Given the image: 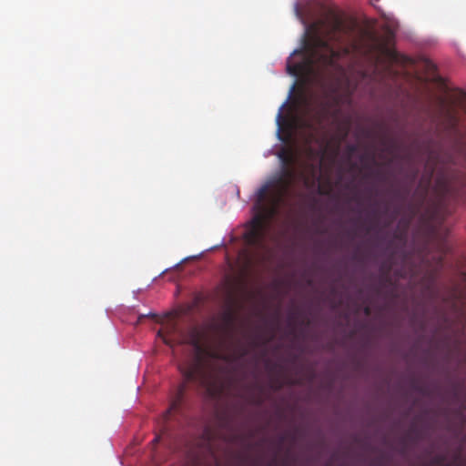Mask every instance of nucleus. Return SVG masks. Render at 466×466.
Instances as JSON below:
<instances>
[{"label":"nucleus","instance_id":"1","mask_svg":"<svg viewBox=\"0 0 466 466\" xmlns=\"http://www.w3.org/2000/svg\"><path fill=\"white\" fill-rule=\"evenodd\" d=\"M354 29L353 25L347 24L343 17L329 10L326 19H320L309 25L310 39L304 49H297L293 55H303V60L299 63L287 64V71L294 76H305L307 78L315 74V66L319 64L324 66H334L340 58L341 53L349 55L350 47L336 50L331 43L341 44L344 35H350Z\"/></svg>","mask_w":466,"mask_h":466},{"label":"nucleus","instance_id":"2","mask_svg":"<svg viewBox=\"0 0 466 466\" xmlns=\"http://www.w3.org/2000/svg\"><path fill=\"white\" fill-rule=\"evenodd\" d=\"M279 157L285 166L282 174L271 183L262 186L257 193V213L250 222V228L245 234L247 242L253 246L262 243L267 227L278 215L295 178V171L289 167L293 162V157L282 151Z\"/></svg>","mask_w":466,"mask_h":466},{"label":"nucleus","instance_id":"3","mask_svg":"<svg viewBox=\"0 0 466 466\" xmlns=\"http://www.w3.org/2000/svg\"><path fill=\"white\" fill-rule=\"evenodd\" d=\"M204 337V332L197 328H193L189 331L188 343L195 349L197 354L193 360L179 367L180 372L184 378V382L178 387L169 408L161 418L160 433L152 441L154 444L159 442L162 436L167 433L168 428L166 423L170 420L173 413L179 410L188 383H194L208 391L211 390L214 386V374L212 370L204 364L202 358V355L207 351L203 342Z\"/></svg>","mask_w":466,"mask_h":466},{"label":"nucleus","instance_id":"4","mask_svg":"<svg viewBox=\"0 0 466 466\" xmlns=\"http://www.w3.org/2000/svg\"><path fill=\"white\" fill-rule=\"evenodd\" d=\"M218 432L209 425H206L201 432V435L196 440L195 445L200 450L201 452L208 453L212 457L218 466V461L215 455L213 442L217 438Z\"/></svg>","mask_w":466,"mask_h":466},{"label":"nucleus","instance_id":"5","mask_svg":"<svg viewBox=\"0 0 466 466\" xmlns=\"http://www.w3.org/2000/svg\"><path fill=\"white\" fill-rule=\"evenodd\" d=\"M329 113V105L326 101H321L319 106L312 110V120L305 121L304 126L308 128H313L314 125L321 126L327 119Z\"/></svg>","mask_w":466,"mask_h":466},{"label":"nucleus","instance_id":"6","mask_svg":"<svg viewBox=\"0 0 466 466\" xmlns=\"http://www.w3.org/2000/svg\"><path fill=\"white\" fill-rule=\"evenodd\" d=\"M381 52L382 54L387 56V58L392 62V63H399L400 62V55L390 47L386 46L385 45L381 46Z\"/></svg>","mask_w":466,"mask_h":466},{"label":"nucleus","instance_id":"7","mask_svg":"<svg viewBox=\"0 0 466 466\" xmlns=\"http://www.w3.org/2000/svg\"><path fill=\"white\" fill-rule=\"evenodd\" d=\"M381 143L383 145V148H382L383 152L392 154V155L396 152L397 144L394 140L382 138Z\"/></svg>","mask_w":466,"mask_h":466},{"label":"nucleus","instance_id":"8","mask_svg":"<svg viewBox=\"0 0 466 466\" xmlns=\"http://www.w3.org/2000/svg\"><path fill=\"white\" fill-rule=\"evenodd\" d=\"M431 176H432V172L430 174L428 179H427V182L425 184L424 187H422V184L420 183V187H421V191H420V201L423 202L428 195V192H429V188H430V186H431Z\"/></svg>","mask_w":466,"mask_h":466},{"label":"nucleus","instance_id":"9","mask_svg":"<svg viewBox=\"0 0 466 466\" xmlns=\"http://www.w3.org/2000/svg\"><path fill=\"white\" fill-rule=\"evenodd\" d=\"M420 438V431L419 430L412 426L410 427V429L409 430L405 439H409V440H418Z\"/></svg>","mask_w":466,"mask_h":466},{"label":"nucleus","instance_id":"10","mask_svg":"<svg viewBox=\"0 0 466 466\" xmlns=\"http://www.w3.org/2000/svg\"><path fill=\"white\" fill-rule=\"evenodd\" d=\"M447 116L451 123L452 127H456L459 123V118L457 116V114L452 109H449L447 111Z\"/></svg>","mask_w":466,"mask_h":466},{"label":"nucleus","instance_id":"11","mask_svg":"<svg viewBox=\"0 0 466 466\" xmlns=\"http://www.w3.org/2000/svg\"><path fill=\"white\" fill-rule=\"evenodd\" d=\"M235 319V314L229 310L224 314V320L228 325H231Z\"/></svg>","mask_w":466,"mask_h":466},{"label":"nucleus","instance_id":"12","mask_svg":"<svg viewBox=\"0 0 466 466\" xmlns=\"http://www.w3.org/2000/svg\"><path fill=\"white\" fill-rule=\"evenodd\" d=\"M445 457L442 455H437L431 460V464L433 466L441 465L444 462Z\"/></svg>","mask_w":466,"mask_h":466},{"label":"nucleus","instance_id":"13","mask_svg":"<svg viewBox=\"0 0 466 466\" xmlns=\"http://www.w3.org/2000/svg\"><path fill=\"white\" fill-rule=\"evenodd\" d=\"M369 159L372 164H377L375 160V155L373 153L365 154L361 157V160Z\"/></svg>","mask_w":466,"mask_h":466},{"label":"nucleus","instance_id":"14","mask_svg":"<svg viewBox=\"0 0 466 466\" xmlns=\"http://www.w3.org/2000/svg\"><path fill=\"white\" fill-rule=\"evenodd\" d=\"M412 388L416 390V391H419L420 393H425V389L423 387H421L420 385H419L416 381H413L412 382Z\"/></svg>","mask_w":466,"mask_h":466},{"label":"nucleus","instance_id":"15","mask_svg":"<svg viewBox=\"0 0 466 466\" xmlns=\"http://www.w3.org/2000/svg\"><path fill=\"white\" fill-rule=\"evenodd\" d=\"M358 149V147L356 145H349L347 147V151L350 155L355 153Z\"/></svg>","mask_w":466,"mask_h":466},{"label":"nucleus","instance_id":"16","mask_svg":"<svg viewBox=\"0 0 466 466\" xmlns=\"http://www.w3.org/2000/svg\"><path fill=\"white\" fill-rule=\"evenodd\" d=\"M157 334H158V336H159V337H161V338H162L163 341H164L167 345H169V346H171V345H172V344H171V341H170V340H169L166 336H164L160 330L158 331V333H157Z\"/></svg>","mask_w":466,"mask_h":466},{"label":"nucleus","instance_id":"17","mask_svg":"<svg viewBox=\"0 0 466 466\" xmlns=\"http://www.w3.org/2000/svg\"><path fill=\"white\" fill-rule=\"evenodd\" d=\"M286 441V436L285 435H281L279 436V440H278V448L280 449L283 445V443L285 442Z\"/></svg>","mask_w":466,"mask_h":466},{"label":"nucleus","instance_id":"18","mask_svg":"<svg viewBox=\"0 0 466 466\" xmlns=\"http://www.w3.org/2000/svg\"><path fill=\"white\" fill-rule=\"evenodd\" d=\"M408 193H409V190H406L404 195H402L400 191H397L395 195H396V197H397V198H405V196H406Z\"/></svg>","mask_w":466,"mask_h":466},{"label":"nucleus","instance_id":"19","mask_svg":"<svg viewBox=\"0 0 466 466\" xmlns=\"http://www.w3.org/2000/svg\"><path fill=\"white\" fill-rule=\"evenodd\" d=\"M364 313H365L366 315H370V307H366V308L364 309Z\"/></svg>","mask_w":466,"mask_h":466},{"label":"nucleus","instance_id":"20","mask_svg":"<svg viewBox=\"0 0 466 466\" xmlns=\"http://www.w3.org/2000/svg\"><path fill=\"white\" fill-rule=\"evenodd\" d=\"M375 173H376V176L379 177L380 179H384L380 171L377 170Z\"/></svg>","mask_w":466,"mask_h":466},{"label":"nucleus","instance_id":"21","mask_svg":"<svg viewBox=\"0 0 466 466\" xmlns=\"http://www.w3.org/2000/svg\"><path fill=\"white\" fill-rule=\"evenodd\" d=\"M380 0H370V3L372 5L376 6V3L379 2Z\"/></svg>","mask_w":466,"mask_h":466},{"label":"nucleus","instance_id":"22","mask_svg":"<svg viewBox=\"0 0 466 466\" xmlns=\"http://www.w3.org/2000/svg\"><path fill=\"white\" fill-rule=\"evenodd\" d=\"M257 464H258V460H254L251 466H257Z\"/></svg>","mask_w":466,"mask_h":466},{"label":"nucleus","instance_id":"23","mask_svg":"<svg viewBox=\"0 0 466 466\" xmlns=\"http://www.w3.org/2000/svg\"><path fill=\"white\" fill-rule=\"evenodd\" d=\"M348 128H346L345 132H344V135H343V137H346L348 136Z\"/></svg>","mask_w":466,"mask_h":466},{"label":"nucleus","instance_id":"24","mask_svg":"<svg viewBox=\"0 0 466 466\" xmlns=\"http://www.w3.org/2000/svg\"><path fill=\"white\" fill-rule=\"evenodd\" d=\"M461 96H462V98H465L466 97V93L462 92L461 93Z\"/></svg>","mask_w":466,"mask_h":466},{"label":"nucleus","instance_id":"25","mask_svg":"<svg viewBox=\"0 0 466 466\" xmlns=\"http://www.w3.org/2000/svg\"><path fill=\"white\" fill-rule=\"evenodd\" d=\"M294 89H295V85L292 86L290 93H292L294 91Z\"/></svg>","mask_w":466,"mask_h":466},{"label":"nucleus","instance_id":"26","mask_svg":"<svg viewBox=\"0 0 466 466\" xmlns=\"http://www.w3.org/2000/svg\"><path fill=\"white\" fill-rule=\"evenodd\" d=\"M417 176V173L415 172L413 175H412V179H414Z\"/></svg>","mask_w":466,"mask_h":466},{"label":"nucleus","instance_id":"27","mask_svg":"<svg viewBox=\"0 0 466 466\" xmlns=\"http://www.w3.org/2000/svg\"><path fill=\"white\" fill-rule=\"evenodd\" d=\"M353 48H354V49H357V48H358L357 44H354V45H353Z\"/></svg>","mask_w":466,"mask_h":466},{"label":"nucleus","instance_id":"28","mask_svg":"<svg viewBox=\"0 0 466 466\" xmlns=\"http://www.w3.org/2000/svg\"><path fill=\"white\" fill-rule=\"evenodd\" d=\"M144 317H146V316L145 315H140L139 319H141Z\"/></svg>","mask_w":466,"mask_h":466},{"label":"nucleus","instance_id":"29","mask_svg":"<svg viewBox=\"0 0 466 466\" xmlns=\"http://www.w3.org/2000/svg\"><path fill=\"white\" fill-rule=\"evenodd\" d=\"M443 466H448V465H443Z\"/></svg>","mask_w":466,"mask_h":466}]
</instances>
